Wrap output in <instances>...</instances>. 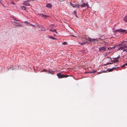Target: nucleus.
Instances as JSON below:
<instances>
[{
    "label": "nucleus",
    "mask_w": 127,
    "mask_h": 127,
    "mask_svg": "<svg viewBox=\"0 0 127 127\" xmlns=\"http://www.w3.org/2000/svg\"><path fill=\"white\" fill-rule=\"evenodd\" d=\"M126 52H127V50Z\"/></svg>",
    "instance_id": "obj_43"
},
{
    "label": "nucleus",
    "mask_w": 127,
    "mask_h": 127,
    "mask_svg": "<svg viewBox=\"0 0 127 127\" xmlns=\"http://www.w3.org/2000/svg\"><path fill=\"white\" fill-rule=\"evenodd\" d=\"M48 37L50 38H51V39H57L55 38L54 37H53V36H50V35H49L48 36Z\"/></svg>",
    "instance_id": "obj_15"
},
{
    "label": "nucleus",
    "mask_w": 127,
    "mask_h": 127,
    "mask_svg": "<svg viewBox=\"0 0 127 127\" xmlns=\"http://www.w3.org/2000/svg\"><path fill=\"white\" fill-rule=\"evenodd\" d=\"M112 61H113L114 63H117L118 62V59H116V58H114L113 60H112Z\"/></svg>",
    "instance_id": "obj_10"
},
{
    "label": "nucleus",
    "mask_w": 127,
    "mask_h": 127,
    "mask_svg": "<svg viewBox=\"0 0 127 127\" xmlns=\"http://www.w3.org/2000/svg\"><path fill=\"white\" fill-rule=\"evenodd\" d=\"M11 4H15V3L13 2H12L11 3Z\"/></svg>",
    "instance_id": "obj_32"
},
{
    "label": "nucleus",
    "mask_w": 127,
    "mask_h": 127,
    "mask_svg": "<svg viewBox=\"0 0 127 127\" xmlns=\"http://www.w3.org/2000/svg\"><path fill=\"white\" fill-rule=\"evenodd\" d=\"M46 6L48 8H51L52 7L51 4L49 3H47L46 4Z\"/></svg>",
    "instance_id": "obj_8"
},
{
    "label": "nucleus",
    "mask_w": 127,
    "mask_h": 127,
    "mask_svg": "<svg viewBox=\"0 0 127 127\" xmlns=\"http://www.w3.org/2000/svg\"><path fill=\"white\" fill-rule=\"evenodd\" d=\"M125 42H121V44H119L118 45L119 47L118 49V50H121L123 51V52L127 51V44L124 43Z\"/></svg>",
    "instance_id": "obj_1"
},
{
    "label": "nucleus",
    "mask_w": 127,
    "mask_h": 127,
    "mask_svg": "<svg viewBox=\"0 0 127 127\" xmlns=\"http://www.w3.org/2000/svg\"><path fill=\"white\" fill-rule=\"evenodd\" d=\"M125 64H124L123 65H122L121 66V68H123L125 67Z\"/></svg>",
    "instance_id": "obj_21"
},
{
    "label": "nucleus",
    "mask_w": 127,
    "mask_h": 127,
    "mask_svg": "<svg viewBox=\"0 0 127 127\" xmlns=\"http://www.w3.org/2000/svg\"><path fill=\"white\" fill-rule=\"evenodd\" d=\"M54 30V32H55L56 33H57V32L56 30L55 29H54V30Z\"/></svg>",
    "instance_id": "obj_23"
},
{
    "label": "nucleus",
    "mask_w": 127,
    "mask_h": 127,
    "mask_svg": "<svg viewBox=\"0 0 127 127\" xmlns=\"http://www.w3.org/2000/svg\"><path fill=\"white\" fill-rule=\"evenodd\" d=\"M106 50V48L104 47H100L99 48V51L103 52L105 51Z\"/></svg>",
    "instance_id": "obj_4"
},
{
    "label": "nucleus",
    "mask_w": 127,
    "mask_h": 127,
    "mask_svg": "<svg viewBox=\"0 0 127 127\" xmlns=\"http://www.w3.org/2000/svg\"><path fill=\"white\" fill-rule=\"evenodd\" d=\"M120 57V56H119L118 57H117L116 58H116V59H118Z\"/></svg>",
    "instance_id": "obj_24"
},
{
    "label": "nucleus",
    "mask_w": 127,
    "mask_h": 127,
    "mask_svg": "<svg viewBox=\"0 0 127 127\" xmlns=\"http://www.w3.org/2000/svg\"><path fill=\"white\" fill-rule=\"evenodd\" d=\"M31 25H32V26H34V25H32V24H31Z\"/></svg>",
    "instance_id": "obj_35"
},
{
    "label": "nucleus",
    "mask_w": 127,
    "mask_h": 127,
    "mask_svg": "<svg viewBox=\"0 0 127 127\" xmlns=\"http://www.w3.org/2000/svg\"><path fill=\"white\" fill-rule=\"evenodd\" d=\"M125 64V65H127V63H126Z\"/></svg>",
    "instance_id": "obj_34"
},
{
    "label": "nucleus",
    "mask_w": 127,
    "mask_h": 127,
    "mask_svg": "<svg viewBox=\"0 0 127 127\" xmlns=\"http://www.w3.org/2000/svg\"><path fill=\"white\" fill-rule=\"evenodd\" d=\"M62 44L64 45H66L67 44V43L66 42H64L62 43Z\"/></svg>",
    "instance_id": "obj_19"
},
{
    "label": "nucleus",
    "mask_w": 127,
    "mask_h": 127,
    "mask_svg": "<svg viewBox=\"0 0 127 127\" xmlns=\"http://www.w3.org/2000/svg\"><path fill=\"white\" fill-rule=\"evenodd\" d=\"M124 20L127 23V15L124 17Z\"/></svg>",
    "instance_id": "obj_13"
},
{
    "label": "nucleus",
    "mask_w": 127,
    "mask_h": 127,
    "mask_svg": "<svg viewBox=\"0 0 127 127\" xmlns=\"http://www.w3.org/2000/svg\"><path fill=\"white\" fill-rule=\"evenodd\" d=\"M74 37H77V36H74Z\"/></svg>",
    "instance_id": "obj_37"
},
{
    "label": "nucleus",
    "mask_w": 127,
    "mask_h": 127,
    "mask_svg": "<svg viewBox=\"0 0 127 127\" xmlns=\"http://www.w3.org/2000/svg\"><path fill=\"white\" fill-rule=\"evenodd\" d=\"M111 64V63H110V64Z\"/></svg>",
    "instance_id": "obj_40"
},
{
    "label": "nucleus",
    "mask_w": 127,
    "mask_h": 127,
    "mask_svg": "<svg viewBox=\"0 0 127 127\" xmlns=\"http://www.w3.org/2000/svg\"><path fill=\"white\" fill-rule=\"evenodd\" d=\"M109 48H108V49H109Z\"/></svg>",
    "instance_id": "obj_42"
},
{
    "label": "nucleus",
    "mask_w": 127,
    "mask_h": 127,
    "mask_svg": "<svg viewBox=\"0 0 127 127\" xmlns=\"http://www.w3.org/2000/svg\"><path fill=\"white\" fill-rule=\"evenodd\" d=\"M73 13H74V14L77 17H78L77 16V14H76V13H77V12L76 11H74L73 12Z\"/></svg>",
    "instance_id": "obj_17"
},
{
    "label": "nucleus",
    "mask_w": 127,
    "mask_h": 127,
    "mask_svg": "<svg viewBox=\"0 0 127 127\" xmlns=\"http://www.w3.org/2000/svg\"><path fill=\"white\" fill-rule=\"evenodd\" d=\"M86 6H87V7L90 8V7H89V4H88V3L87 2H86Z\"/></svg>",
    "instance_id": "obj_20"
},
{
    "label": "nucleus",
    "mask_w": 127,
    "mask_h": 127,
    "mask_svg": "<svg viewBox=\"0 0 127 127\" xmlns=\"http://www.w3.org/2000/svg\"><path fill=\"white\" fill-rule=\"evenodd\" d=\"M115 47H110V48L112 49H115Z\"/></svg>",
    "instance_id": "obj_22"
},
{
    "label": "nucleus",
    "mask_w": 127,
    "mask_h": 127,
    "mask_svg": "<svg viewBox=\"0 0 127 127\" xmlns=\"http://www.w3.org/2000/svg\"><path fill=\"white\" fill-rule=\"evenodd\" d=\"M115 32H125V33H127V31H126V30H123L122 29H119L115 31Z\"/></svg>",
    "instance_id": "obj_3"
},
{
    "label": "nucleus",
    "mask_w": 127,
    "mask_h": 127,
    "mask_svg": "<svg viewBox=\"0 0 127 127\" xmlns=\"http://www.w3.org/2000/svg\"><path fill=\"white\" fill-rule=\"evenodd\" d=\"M64 0H59L60 1H63Z\"/></svg>",
    "instance_id": "obj_28"
},
{
    "label": "nucleus",
    "mask_w": 127,
    "mask_h": 127,
    "mask_svg": "<svg viewBox=\"0 0 127 127\" xmlns=\"http://www.w3.org/2000/svg\"><path fill=\"white\" fill-rule=\"evenodd\" d=\"M95 71H93V73H95Z\"/></svg>",
    "instance_id": "obj_38"
},
{
    "label": "nucleus",
    "mask_w": 127,
    "mask_h": 127,
    "mask_svg": "<svg viewBox=\"0 0 127 127\" xmlns=\"http://www.w3.org/2000/svg\"><path fill=\"white\" fill-rule=\"evenodd\" d=\"M12 70H14V68H13Z\"/></svg>",
    "instance_id": "obj_39"
},
{
    "label": "nucleus",
    "mask_w": 127,
    "mask_h": 127,
    "mask_svg": "<svg viewBox=\"0 0 127 127\" xmlns=\"http://www.w3.org/2000/svg\"><path fill=\"white\" fill-rule=\"evenodd\" d=\"M25 23L27 24H29V23L28 21H25Z\"/></svg>",
    "instance_id": "obj_27"
},
{
    "label": "nucleus",
    "mask_w": 127,
    "mask_h": 127,
    "mask_svg": "<svg viewBox=\"0 0 127 127\" xmlns=\"http://www.w3.org/2000/svg\"><path fill=\"white\" fill-rule=\"evenodd\" d=\"M21 8L23 9V10H26V8L24 6H21Z\"/></svg>",
    "instance_id": "obj_18"
},
{
    "label": "nucleus",
    "mask_w": 127,
    "mask_h": 127,
    "mask_svg": "<svg viewBox=\"0 0 127 127\" xmlns=\"http://www.w3.org/2000/svg\"><path fill=\"white\" fill-rule=\"evenodd\" d=\"M23 4L25 6H30V4L29 3H27V2L25 1L23 3Z\"/></svg>",
    "instance_id": "obj_11"
},
{
    "label": "nucleus",
    "mask_w": 127,
    "mask_h": 127,
    "mask_svg": "<svg viewBox=\"0 0 127 127\" xmlns=\"http://www.w3.org/2000/svg\"><path fill=\"white\" fill-rule=\"evenodd\" d=\"M16 24H18V23H16Z\"/></svg>",
    "instance_id": "obj_41"
},
{
    "label": "nucleus",
    "mask_w": 127,
    "mask_h": 127,
    "mask_svg": "<svg viewBox=\"0 0 127 127\" xmlns=\"http://www.w3.org/2000/svg\"><path fill=\"white\" fill-rule=\"evenodd\" d=\"M107 58H109L110 59V60H111V58L110 57H107Z\"/></svg>",
    "instance_id": "obj_30"
},
{
    "label": "nucleus",
    "mask_w": 127,
    "mask_h": 127,
    "mask_svg": "<svg viewBox=\"0 0 127 127\" xmlns=\"http://www.w3.org/2000/svg\"><path fill=\"white\" fill-rule=\"evenodd\" d=\"M30 1V0H28L27 1H26V2H29Z\"/></svg>",
    "instance_id": "obj_33"
},
{
    "label": "nucleus",
    "mask_w": 127,
    "mask_h": 127,
    "mask_svg": "<svg viewBox=\"0 0 127 127\" xmlns=\"http://www.w3.org/2000/svg\"><path fill=\"white\" fill-rule=\"evenodd\" d=\"M48 73L53 74L54 73V71L51 70H48Z\"/></svg>",
    "instance_id": "obj_12"
},
{
    "label": "nucleus",
    "mask_w": 127,
    "mask_h": 127,
    "mask_svg": "<svg viewBox=\"0 0 127 127\" xmlns=\"http://www.w3.org/2000/svg\"><path fill=\"white\" fill-rule=\"evenodd\" d=\"M102 73V72H97V73L98 74H99Z\"/></svg>",
    "instance_id": "obj_26"
},
{
    "label": "nucleus",
    "mask_w": 127,
    "mask_h": 127,
    "mask_svg": "<svg viewBox=\"0 0 127 127\" xmlns=\"http://www.w3.org/2000/svg\"><path fill=\"white\" fill-rule=\"evenodd\" d=\"M87 41H86V42L84 41L82 43L79 42V43L81 45H82L83 44H84L87 43Z\"/></svg>",
    "instance_id": "obj_16"
},
{
    "label": "nucleus",
    "mask_w": 127,
    "mask_h": 127,
    "mask_svg": "<svg viewBox=\"0 0 127 127\" xmlns=\"http://www.w3.org/2000/svg\"><path fill=\"white\" fill-rule=\"evenodd\" d=\"M118 68V67H113V68H112L108 69V71L109 72H111V71H113L114 69H116L117 68Z\"/></svg>",
    "instance_id": "obj_9"
},
{
    "label": "nucleus",
    "mask_w": 127,
    "mask_h": 127,
    "mask_svg": "<svg viewBox=\"0 0 127 127\" xmlns=\"http://www.w3.org/2000/svg\"><path fill=\"white\" fill-rule=\"evenodd\" d=\"M39 15L40 16H41L42 17H44V18H46L47 17H48L49 16V15H46L43 14H39Z\"/></svg>",
    "instance_id": "obj_6"
},
{
    "label": "nucleus",
    "mask_w": 127,
    "mask_h": 127,
    "mask_svg": "<svg viewBox=\"0 0 127 127\" xmlns=\"http://www.w3.org/2000/svg\"><path fill=\"white\" fill-rule=\"evenodd\" d=\"M89 40L90 41H98V39H95L94 38H89Z\"/></svg>",
    "instance_id": "obj_7"
},
{
    "label": "nucleus",
    "mask_w": 127,
    "mask_h": 127,
    "mask_svg": "<svg viewBox=\"0 0 127 127\" xmlns=\"http://www.w3.org/2000/svg\"><path fill=\"white\" fill-rule=\"evenodd\" d=\"M70 4H71V5H72V6L73 7H77V8H79V5L78 4H72L71 3H70Z\"/></svg>",
    "instance_id": "obj_5"
},
{
    "label": "nucleus",
    "mask_w": 127,
    "mask_h": 127,
    "mask_svg": "<svg viewBox=\"0 0 127 127\" xmlns=\"http://www.w3.org/2000/svg\"><path fill=\"white\" fill-rule=\"evenodd\" d=\"M43 70L44 71H47V70L46 69H43Z\"/></svg>",
    "instance_id": "obj_31"
},
{
    "label": "nucleus",
    "mask_w": 127,
    "mask_h": 127,
    "mask_svg": "<svg viewBox=\"0 0 127 127\" xmlns=\"http://www.w3.org/2000/svg\"><path fill=\"white\" fill-rule=\"evenodd\" d=\"M50 31L54 32V30L51 29H50Z\"/></svg>",
    "instance_id": "obj_25"
},
{
    "label": "nucleus",
    "mask_w": 127,
    "mask_h": 127,
    "mask_svg": "<svg viewBox=\"0 0 127 127\" xmlns=\"http://www.w3.org/2000/svg\"><path fill=\"white\" fill-rule=\"evenodd\" d=\"M70 36H74V35H71Z\"/></svg>",
    "instance_id": "obj_36"
},
{
    "label": "nucleus",
    "mask_w": 127,
    "mask_h": 127,
    "mask_svg": "<svg viewBox=\"0 0 127 127\" xmlns=\"http://www.w3.org/2000/svg\"><path fill=\"white\" fill-rule=\"evenodd\" d=\"M86 3H84L81 5V7H84L86 6Z\"/></svg>",
    "instance_id": "obj_14"
},
{
    "label": "nucleus",
    "mask_w": 127,
    "mask_h": 127,
    "mask_svg": "<svg viewBox=\"0 0 127 127\" xmlns=\"http://www.w3.org/2000/svg\"><path fill=\"white\" fill-rule=\"evenodd\" d=\"M14 19L15 20H16V21H19V20H17L15 18H14Z\"/></svg>",
    "instance_id": "obj_29"
},
{
    "label": "nucleus",
    "mask_w": 127,
    "mask_h": 127,
    "mask_svg": "<svg viewBox=\"0 0 127 127\" xmlns=\"http://www.w3.org/2000/svg\"><path fill=\"white\" fill-rule=\"evenodd\" d=\"M58 78H66L70 76L68 75H64V74H62L60 73H57V75Z\"/></svg>",
    "instance_id": "obj_2"
}]
</instances>
